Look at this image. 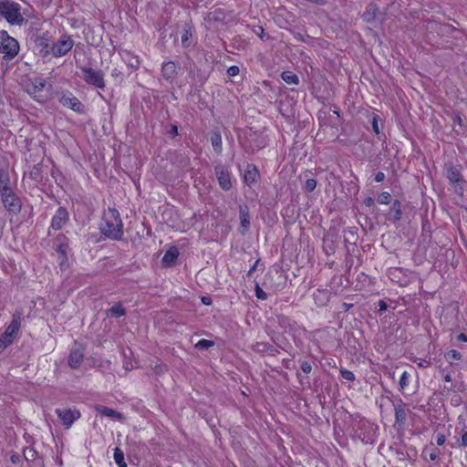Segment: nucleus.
I'll return each instance as SVG.
<instances>
[{"mask_svg": "<svg viewBox=\"0 0 467 467\" xmlns=\"http://www.w3.org/2000/svg\"><path fill=\"white\" fill-rule=\"evenodd\" d=\"M99 230L109 239H121L123 235V223L117 209L109 208L104 211L102 222L99 224Z\"/></svg>", "mask_w": 467, "mask_h": 467, "instance_id": "1", "label": "nucleus"}, {"mask_svg": "<svg viewBox=\"0 0 467 467\" xmlns=\"http://www.w3.org/2000/svg\"><path fill=\"white\" fill-rule=\"evenodd\" d=\"M0 16L11 25L22 26L26 22L20 5L14 1H0Z\"/></svg>", "mask_w": 467, "mask_h": 467, "instance_id": "2", "label": "nucleus"}, {"mask_svg": "<svg viewBox=\"0 0 467 467\" xmlns=\"http://www.w3.org/2000/svg\"><path fill=\"white\" fill-rule=\"evenodd\" d=\"M19 44L17 40L5 31H0V53L3 54V58L10 61L15 58L19 52Z\"/></svg>", "mask_w": 467, "mask_h": 467, "instance_id": "3", "label": "nucleus"}, {"mask_svg": "<svg viewBox=\"0 0 467 467\" xmlns=\"http://www.w3.org/2000/svg\"><path fill=\"white\" fill-rule=\"evenodd\" d=\"M82 75L81 78L90 86H93L99 89L105 88V80H104V73L100 69H95L88 67H79Z\"/></svg>", "mask_w": 467, "mask_h": 467, "instance_id": "4", "label": "nucleus"}, {"mask_svg": "<svg viewBox=\"0 0 467 467\" xmlns=\"http://www.w3.org/2000/svg\"><path fill=\"white\" fill-rule=\"evenodd\" d=\"M73 46V38L67 34H63L56 42L53 41L51 47L52 57H61L66 56L72 49Z\"/></svg>", "mask_w": 467, "mask_h": 467, "instance_id": "5", "label": "nucleus"}, {"mask_svg": "<svg viewBox=\"0 0 467 467\" xmlns=\"http://www.w3.org/2000/svg\"><path fill=\"white\" fill-rule=\"evenodd\" d=\"M1 202L5 209L14 214H18L22 209V201L14 190L0 194Z\"/></svg>", "mask_w": 467, "mask_h": 467, "instance_id": "6", "label": "nucleus"}, {"mask_svg": "<svg viewBox=\"0 0 467 467\" xmlns=\"http://www.w3.org/2000/svg\"><path fill=\"white\" fill-rule=\"evenodd\" d=\"M69 220V213L65 207H59L51 220V224L48 229V235L51 234L50 230L55 231L62 229Z\"/></svg>", "mask_w": 467, "mask_h": 467, "instance_id": "7", "label": "nucleus"}, {"mask_svg": "<svg viewBox=\"0 0 467 467\" xmlns=\"http://www.w3.org/2000/svg\"><path fill=\"white\" fill-rule=\"evenodd\" d=\"M84 347L81 344L74 343L67 359V364L71 368L75 369L80 367L84 359Z\"/></svg>", "mask_w": 467, "mask_h": 467, "instance_id": "8", "label": "nucleus"}, {"mask_svg": "<svg viewBox=\"0 0 467 467\" xmlns=\"http://www.w3.org/2000/svg\"><path fill=\"white\" fill-rule=\"evenodd\" d=\"M35 43L41 57H47L48 56H52L51 47L53 46V40L47 34L37 36L36 37Z\"/></svg>", "mask_w": 467, "mask_h": 467, "instance_id": "9", "label": "nucleus"}, {"mask_svg": "<svg viewBox=\"0 0 467 467\" xmlns=\"http://www.w3.org/2000/svg\"><path fill=\"white\" fill-rule=\"evenodd\" d=\"M446 178L450 181V182L455 187L459 186L460 190H463V184L465 181L463 180L460 170L453 165H446L445 168Z\"/></svg>", "mask_w": 467, "mask_h": 467, "instance_id": "10", "label": "nucleus"}, {"mask_svg": "<svg viewBox=\"0 0 467 467\" xmlns=\"http://www.w3.org/2000/svg\"><path fill=\"white\" fill-rule=\"evenodd\" d=\"M362 17L363 20L367 23H373L376 21L383 22L385 19V15L379 10V7L376 4L370 3L368 5Z\"/></svg>", "mask_w": 467, "mask_h": 467, "instance_id": "11", "label": "nucleus"}, {"mask_svg": "<svg viewBox=\"0 0 467 467\" xmlns=\"http://www.w3.org/2000/svg\"><path fill=\"white\" fill-rule=\"evenodd\" d=\"M60 103L67 108H69L70 109L74 110L78 113H84L85 112V106L81 103V101L75 96H72L71 94H64L59 99Z\"/></svg>", "mask_w": 467, "mask_h": 467, "instance_id": "12", "label": "nucleus"}, {"mask_svg": "<svg viewBox=\"0 0 467 467\" xmlns=\"http://www.w3.org/2000/svg\"><path fill=\"white\" fill-rule=\"evenodd\" d=\"M21 319H22V311L16 310L12 316V321L5 328L4 334L5 337H11L15 340L20 327H21Z\"/></svg>", "mask_w": 467, "mask_h": 467, "instance_id": "13", "label": "nucleus"}, {"mask_svg": "<svg viewBox=\"0 0 467 467\" xmlns=\"http://www.w3.org/2000/svg\"><path fill=\"white\" fill-rule=\"evenodd\" d=\"M55 245L57 252L60 254V265H62L67 261V253L68 249V239L62 234H57L55 238Z\"/></svg>", "mask_w": 467, "mask_h": 467, "instance_id": "14", "label": "nucleus"}, {"mask_svg": "<svg viewBox=\"0 0 467 467\" xmlns=\"http://www.w3.org/2000/svg\"><path fill=\"white\" fill-rule=\"evenodd\" d=\"M56 413L67 428H69L73 422L80 417L79 411L72 410L70 409L64 410L57 409Z\"/></svg>", "mask_w": 467, "mask_h": 467, "instance_id": "15", "label": "nucleus"}, {"mask_svg": "<svg viewBox=\"0 0 467 467\" xmlns=\"http://www.w3.org/2000/svg\"><path fill=\"white\" fill-rule=\"evenodd\" d=\"M214 170L221 188L224 191L230 190L232 187V182L228 171L225 170L223 166H216Z\"/></svg>", "mask_w": 467, "mask_h": 467, "instance_id": "16", "label": "nucleus"}, {"mask_svg": "<svg viewBox=\"0 0 467 467\" xmlns=\"http://www.w3.org/2000/svg\"><path fill=\"white\" fill-rule=\"evenodd\" d=\"M239 219L242 228L241 233L244 234L250 227V213L247 205L239 206Z\"/></svg>", "mask_w": 467, "mask_h": 467, "instance_id": "17", "label": "nucleus"}, {"mask_svg": "<svg viewBox=\"0 0 467 467\" xmlns=\"http://www.w3.org/2000/svg\"><path fill=\"white\" fill-rule=\"evenodd\" d=\"M404 406L405 404L401 399H399L397 403L394 404L395 420L399 426H403L407 420V412Z\"/></svg>", "mask_w": 467, "mask_h": 467, "instance_id": "18", "label": "nucleus"}, {"mask_svg": "<svg viewBox=\"0 0 467 467\" xmlns=\"http://www.w3.org/2000/svg\"><path fill=\"white\" fill-rule=\"evenodd\" d=\"M259 176L258 170L254 164H248L244 171V181L247 185H251L257 181Z\"/></svg>", "mask_w": 467, "mask_h": 467, "instance_id": "19", "label": "nucleus"}, {"mask_svg": "<svg viewBox=\"0 0 467 467\" xmlns=\"http://www.w3.org/2000/svg\"><path fill=\"white\" fill-rule=\"evenodd\" d=\"M252 349L256 353H269L271 356H276L278 350L271 344L266 342H256L252 346Z\"/></svg>", "mask_w": 467, "mask_h": 467, "instance_id": "20", "label": "nucleus"}, {"mask_svg": "<svg viewBox=\"0 0 467 467\" xmlns=\"http://www.w3.org/2000/svg\"><path fill=\"white\" fill-rule=\"evenodd\" d=\"M9 171L6 169H0V194L12 191Z\"/></svg>", "mask_w": 467, "mask_h": 467, "instance_id": "21", "label": "nucleus"}, {"mask_svg": "<svg viewBox=\"0 0 467 467\" xmlns=\"http://www.w3.org/2000/svg\"><path fill=\"white\" fill-rule=\"evenodd\" d=\"M161 73L165 79L172 80L177 75V67L173 61L163 63Z\"/></svg>", "mask_w": 467, "mask_h": 467, "instance_id": "22", "label": "nucleus"}, {"mask_svg": "<svg viewBox=\"0 0 467 467\" xmlns=\"http://www.w3.org/2000/svg\"><path fill=\"white\" fill-rule=\"evenodd\" d=\"M178 256H179V251H178L177 247L172 246L168 251H166V253L164 254V255L161 259V262L164 265L171 266L175 262V260L178 258Z\"/></svg>", "mask_w": 467, "mask_h": 467, "instance_id": "23", "label": "nucleus"}, {"mask_svg": "<svg viewBox=\"0 0 467 467\" xmlns=\"http://www.w3.org/2000/svg\"><path fill=\"white\" fill-rule=\"evenodd\" d=\"M401 203L399 200H395L390 207L389 219L398 222L401 219Z\"/></svg>", "mask_w": 467, "mask_h": 467, "instance_id": "24", "label": "nucleus"}, {"mask_svg": "<svg viewBox=\"0 0 467 467\" xmlns=\"http://www.w3.org/2000/svg\"><path fill=\"white\" fill-rule=\"evenodd\" d=\"M211 142L214 151L217 154H221L223 150L222 146V136L219 131H213L211 135Z\"/></svg>", "mask_w": 467, "mask_h": 467, "instance_id": "25", "label": "nucleus"}, {"mask_svg": "<svg viewBox=\"0 0 467 467\" xmlns=\"http://www.w3.org/2000/svg\"><path fill=\"white\" fill-rule=\"evenodd\" d=\"M97 410L101 415H104L106 417H109V418H113V419H117V420L123 419L122 414L113 409L101 406V407L98 408Z\"/></svg>", "mask_w": 467, "mask_h": 467, "instance_id": "26", "label": "nucleus"}, {"mask_svg": "<svg viewBox=\"0 0 467 467\" xmlns=\"http://www.w3.org/2000/svg\"><path fill=\"white\" fill-rule=\"evenodd\" d=\"M108 317H120L126 315V309L121 303H118L107 311Z\"/></svg>", "mask_w": 467, "mask_h": 467, "instance_id": "27", "label": "nucleus"}, {"mask_svg": "<svg viewBox=\"0 0 467 467\" xmlns=\"http://www.w3.org/2000/svg\"><path fill=\"white\" fill-rule=\"evenodd\" d=\"M46 86V80L41 78H35L32 80L31 87L28 88L30 94H36L41 91Z\"/></svg>", "mask_w": 467, "mask_h": 467, "instance_id": "28", "label": "nucleus"}, {"mask_svg": "<svg viewBox=\"0 0 467 467\" xmlns=\"http://www.w3.org/2000/svg\"><path fill=\"white\" fill-rule=\"evenodd\" d=\"M282 79L287 84L297 85L299 83V78L296 74H293L290 71H285L281 75Z\"/></svg>", "mask_w": 467, "mask_h": 467, "instance_id": "29", "label": "nucleus"}, {"mask_svg": "<svg viewBox=\"0 0 467 467\" xmlns=\"http://www.w3.org/2000/svg\"><path fill=\"white\" fill-rule=\"evenodd\" d=\"M114 461L119 467H127V464L124 461V453L119 447L114 449Z\"/></svg>", "mask_w": 467, "mask_h": 467, "instance_id": "30", "label": "nucleus"}, {"mask_svg": "<svg viewBox=\"0 0 467 467\" xmlns=\"http://www.w3.org/2000/svg\"><path fill=\"white\" fill-rule=\"evenodd\" d=\"M24 458L26 462H34L36 459L37 452L32 447H26L23 451Z\"/></svg>", "mask_w": 467, "mask_h": 467, "instance_id": "31", "label": "nucleus"}, {"mask_svg": "<svg viewBox=\"0 0 467 467\" xmlns=\"http://www.w3.org/2000/svg\"><path fill=\"white\" fill-rule=\"evenodd\" d=\"M127 58H124L127 61V64L131 68H138L140 67V60L137 57H132L129 52H126Z\"/></svg>", "mask_w": 467, "mask_h": 467, "instance_id": "32", "label": "nucleus"}, {"mask_svg": "<svg viewBox=\"0 0 467 467\" xmlns=\"http://www.w3.org/2000/svg\"><path fill=\"white\" fill-rule=\"evenodd\" d=\"M14 342V339L11 337H5V335L3 333L0 336V353H2L8 346H10Z\"/></svg>", "mask_w": 467, "mask_h": 467, "instance_id": "33", "label": "nucleus"}, {"mask_svg": "<svg viewBox=\"0 0 467 467\" xmlns=\"http://www.w3.org/2000/svg\"><path fill=\"white\" fill-rule=\"evenodd\" d=\"M409 378L410 374L407 371H404L400 379V390H403L409 385Z\"/></svg>", "mask_w": 467, "mask_h": 467, "instance_id": "34", "label": "nucleus"}, {"mask_svg": "<svg viewBox=\"0 0 467 467\" xmlns=\"http://www.w3.org/2000/svg\"><path fill=\"white\" fill-rule=\"evenodd\" d=\"M214 345V342L208 339H201L196 344V348L199 349H208L209 348L213 347Z\"/></svg>", "mask_w": 467, "mask_h": 467, "instance_id": "35", "label": "nucleus"}, {"mask_svg": "<svg viewBox=\"0 0 467 467\" xmlns=\"http://www.w3.org/2000/svg\"><path fill=\"white\" fill-rule=\"evenodd\" d=\"M390 200L391 195L387 192H381L378 197V202L380 204H389L390 202Z\"/></svg>", "mask_w": 467, "mask_h": 467, "instance_id": "36", "label": "nucleus"}, {"mask_svg": "<svg viewBox=\"0 0 467 467\" xmlns=\"http://www.w3.org/2000/svg\"><path fill=\"white\" fill-rule=\"evenodd\" d=\"M445 358L447 360H449V359L460 360L462 358V355H461V353L458 350L451 349L450 351H448L445 354Z\"/></svg>", "mask_w": 467, "mask_h": 467, "instance_id": "37", "label": "nucleus"}, {"mask_svg": "<svg viewBox=\"0 0 467 467\" xmlns=\"http://www.w3.org/2000/svg\"><path fill=\"white\" fill-rule=\"evenodd\" d=\"M194 67L195 64L192 59L189 58L188 61L184 64V67L189 72L191 78H194Z\"/></svg>", "mask_w": 467, "mask_h": 467, "instance_id": "38", "label": "nucleus"}, {"mask_svg": "<svg viewBox=\"0 0 467 467\" xmlns=\"http://www.w3.org/2000/svg\"><path fill=\"white\" fill-rule=\"evenodd\" d=\"M317 187V181L315 179H307L305 183V190L311 192Z\"/></svg>", "mask_w": 467, "mask_h": 467, "instance_id": "39", "label": "nucleus"}, {"mask_svg": "<svg viewBox=\"0 0 467 467\" xmlns=\"http://www.w3.org/2000/svg\"><path fill=\"white\" fill-rule=\"evenodd\" d=\"M340 375L344 379H347L349 381H354L356 379L354 373L348 369H341Z\"/></svg>", "mask_w": 467, "mask_h": 467, "instance_id": "40", "label": "nucleus"}, {"mask_svg": "<svg viewBox=\"0 0 467 467\" xmlns=\"http://www.w3.org/2000/svg\"><path fill=\"white\" fill-rule=\"evenodd\" d=\"M191 37H192V33L189 30H185L182 36V44L183 47L190 46Z\"/></svg>", "mask_w": 467, "mask_h": 467, "instance_id": "41", "label": "nucleus"}, {"mask_svg": "<svg viewBox=\"0 0 467 467\" xmlns=\"http://www.w3.org/2000/svg\"><path fill=\"white\" fill-rule=\"evenodd\" d=\"M255 296L258 299L265 300L267 298L266 293L260 287V285L255 284Z\"/></svg>", "mask_w": 467, "mask_h": 467, "instance_id": "42", "label": "nucleus"}, {"mask_svg": "<svg viewBox=\"0 0 467 467\" xmlns=\"http://www.w3.org/2000/svg\"><path fill=\"white\" fill-rule=\"evenodd\" d=\"M265 146V143L263 139L260 140V141L254 147L253 145H250L249 148H247L245 150L250 153H254L255 150H258L260 149H263Z\"/></svg>", "mask_w": 467, "mask_h": 467, "instance_id": "43", "label": "nucleus"}, {"mask_svg": "<svg viewBox=\"0 0 467 467\" xmlns=\"http://www.w3.org/2000/svg\"><path fill=\"white\" fill-rule=\"evenodd\" d=\"M301 369L304 373L308 374L312 370V365L310 362L304 360L301 362Z\"/></svg>", "mask_w": 467, "mask_h": 467, "instance_id": "44", "label": "nucleus"}, {"mask_svg": "<svg viewBox=\"0 0 467 467\" xmlns=\"http://www.w3.org/2000/svg\"><path fill=\"white\" fill-rule=\"evenodd\" d=\"M239 72H240V69L237 66H232V67H228V69H227V73L231 77H234V76L238 75Z\"/></svg>", "mask_w": 467, "mask_h": 467, "instance_id": "45", "label": "nucleus"}, {"mask_svg": "<svg viewBox=\"0 0 467 467\" xmlns=\"http://www.w3.org/2000/svg\"><path fill=\"white\" fill-rule=\"evenodd\" d=\"M435 26L439 27L438 30L441 33H448L451 30V26L449 25L435 24Z\"/></svg>", "mask_w": 467, "mask_h": 467, "instance_id": "46", "label": "nucleus"}, {"mask_svg": "<svg viewBox=\"0 0 467 467\" xmlns=\"http://www.w3.org/2000/svg\"><path fill=\"white\" fill-rule=\"evenodd\" d=\"M385 180V174L384 172L382 171H378L376 174H375V181L377 182H381Z\"/></svg>", "mask_w": 467, "mask_h": 467, "instance_id": "47", "label": "nucleus"}, {"mask_svg": "<svg viewBox=\"0 0 467 467\" xmlns=\"http://www.w3.org/2000/svg\"><path fill=\"white\" fill-rule=\"evenodd\" d=\"M462 398L460 396H454L451 398V403L453 405V406H459L461 403H462Z\"/></svg>", "mask_w": 467, "mask_h": 467, "instance_id": "48", "label": "nucleus"}, {"mask_svg": "<svg viewBox=\"0 0 467 467\" xmlns=\"http://www.w3.org/2000/svg\"><path fill=\"white\" fill-rule=\"evenodd\" d=\"M322 296L323 297H325V299H327V293L326 291H320V290H318V291H317V294H314V298H315V300H316V301H317L318 297H319V296Z\"/></svg>", "mask_w": 467, "mask_h": 467, "instance_id": "49", "label": "nucleus"}, {"mask_svg": "<svg viewBox=\"0 0 467 467\" xmlns=\"http://www.w3.org/2000/svg\"><path fill=\"white\" fill-rule=\"evenodd\" d=\"M388 308V305L385 301L379 300V311L383 312L386 311Z\"/></svg>", "mask_w": 467, "mask_h": 467, "instance_id": "50", "label": "nucleus"}, {"mask_svg": "<svg viewBox=\"0 0 467 467\" xmlns=\"http://www.w3.org/2000/svg\"><path fill=\"white\" fill-rule=\"evenodd\" d=\"M445 440H446V438H445V436H444L443 434H439V435L437 436L436 442H437V444H438V445H440V446H441V445H443V444H444Z\"/></svg>", "mask_w": 467, "mask_h": 467, "instance_id": "51", "label": "nucleus"}, {"mask_svg": "<svg viewBox=\"0 0 467 467\" xmlns=\"http://www.w3.org/2000/svg\"><path fill=\"white\" fill-rule=\"evenodd\" d=\"M363 203L368 206V207H370L372 205H374V199L372 197H367L364 201H363Z\"/></svg>", "mask_w": 467, "mask_h": 467, "instance_id": "52", "label": "nucleus"}, {"mask_svg": "<svg viewBox=\"0 0 467 467\" xmlns=\"http://www.w3.org/2000/svg\"><path fill=\"white\" fill-rule=\"evenodd\" d=\"M254 33L261 38L264 37L265 30L262 26H258L257 29L254 30Z\"/></svg>", "mask_w": 467, "mask_h": 467, "instance_id": "53", "label": "nucleus"}, {"mask_svg": "<svg viewBox=\"0 0 467 467\" xmlns=\"http://www.w3.org/2000/svg\"><path fill=\"white\" fill-rule=\"evenodd\" d=\"M168 133L172 136H176L178 134V127L176 125H171V130L168 131Z\"/></svg>", "mask_w": 467, "mask_h": 467, "instance_id": "54", "label": "nucleus"}, {"mask_svg": "<svg viewBox=\"0 0 467 467\" xmlns=\"http://www.w3.org/2000/svg\"><path fill=\"white\" fill-rule=\"evenodd\" d=\"M457 341L459 342H467V335L464 333H461L457 336Z\"/></svg>", "mask_w": 467, "mask_h": 467, "instance_id": "55", "label": "nucleus"}, {"mask_svg": "<svg viewBox=\"0 0 467 467\" xmlns=\"http://www.w3.org/2000/svg\"><path fill=\"white\" fill-rule=\"evenodd\" d=\"M372 128H373V130L379 134V124H378V121H377V119L374 118L373 119V121H372Z\"/></svg>", "mask_w": 467, "mask_h": 467, "instance_id": "56", "label": "nucleus"}, {"mask_svg": "<svg viewBox=\"0 0 467 467\" xmlns=\"http://www.w3.org/2000/svg\"><path fill=\"white\" fill-rule=\"evenodd\" d=\"M10 461L14 463V464H16L20 462V456L18 454H13L11 455L10 457Z\"/></svg>", "mask_w": 467, "mask_h": 467, "instance_id": "57", "label": "nucleus"}, {"mask_svg": "<svg viewBox=\"0 0 467 467\" xmlns=\"http://www.w3.org/2000/svg\"><path fill=\"white\" fill-rule=\"evenodd\" d=\"M258 263H259V260H257V261L254 264V265L250 268V270L247 272V276H248V277H250V276L252 275V274L255 271V269H256V266H257Z\"/></svg>", "mask_w": 467, "mask_h": 467, "instance_id": "58", "label": "nucleus"}, {"mask_svg": "<svg viewBox=\"0 0 467 467\" xmlns=\"http://www.w3.org/2000/svg\"><path fill=\"white\" fill-rule=\"evenodd\" d=\"M202 302L206 305V306H209L212 304V299L208 296H202Z\"/></svg>", "mask_w": 467, "mask_h": 467, "instance_id": "59", "label": "nucleus"}, {"mask_svg": "<svg viewBox=\"0 0 467 467\" xmlns=\"http://www.w3.org/2000/svg\"><path fill=\"white\" fill-rule=\"evenodd\" d=\"M429 365H430V362H428V361H426V360H421V361L418 364V366H419V367H421V368H426V367H428Z\"/></svg>", "mask_w": 467, "mask_h": 467, "instance_id": "60", "label": "nucleus"}, {"mask_svg": "<svg viewBox=\"0 0 467 467\" xmlns=\"http://www.w3.org/2000/svg\"><path fill=\"white\" fill-rule=\"evenodd\" d=\"M443 379L446 381V382H451L452 379H451V377L449 373L445 374L443 376Z\"/></svg>", "mask_w": 467, "mask_h": 467, "instance_id": "61", "label": "nucleus"}, {"mask_svg": "<svg viewBox=\"0 0 467 467\" xmlns=\"http://www.w3.org/2000/svg\"><path fill=\"white\" fill-rule=\"evenodd\" d=\"M22 14H23V17L25 18V16H27L29 17L30 16V14L28 13L27 9H24L22 11Z\"/></svg>", "mask_w": 467, "mask_h": 467, "instance_id": "62", "label": "nucleus"}, {"mask_svg": "<svg viewBox=\"0 0 467 467\" xmlns=\"http://www.w3.org/2000/svg\"><path fill=\"white\" fill-rule=\"evenodd\" d=\"M436 458H437V454H436L435 452H431V453L430 454V459H431V461L436 460Z\"/></svg>", "mask_w": 467, "mask_h": 467, "instance_id": "63", "label": "nucleus"}, {"mask_svg": "<svg viewBox=\"0 0 467 467\" xmlns=\"http://www.w3.org/2000/svg\"><path fill=\"white\" fill-rule=\"evenodd\" d=\"M317 300L319 301V303H318L319 305H325V302L327 299H325V297H324L323 299L318 298Z\"/></svg>", "mask_w": 467, "mask_h": 467, "instance_id": "64", "label": "nucleus"}]
</instances>
